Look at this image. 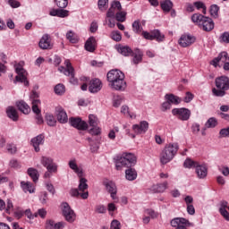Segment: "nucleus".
<instances>
[{
    "label": "nucleus",
    "instance_id": "f257e3e1",
    "mask_svg": "<svg viewBox=\"0 0 229 229\" xmlns=\"http://www.w3.org/2000/svg\"><path fill=\"white\" fill-rule=\"evenodd\" d=\"M68 167L77 174L80 178V183H79V191L81 192V198L82 199H87L89 198V184H87V179L83 178V168L81 166L78 165V160L73 157L68 161Z\"/></svg>",
    "mask_w": 229,
    "mask_h": 229
},
{
    "label": "nucleus",
    "instance_id": "f03ea898",
    "mask_svg": "<svg viewBox=\"0 0 229 229\" xmlns=\"http://www.w3.org/2000/svg\"><path fill=\"white\" fill-rule=\"evenodd\" d=\"M109 87L113 90H120L121 92L126 90V81H124V73L117 69L111 70L106 75Z\"/></svg>",
    "mask_w": 229,
    "mask_h": 229
},
{
    "label": "nucleus",
    "instance_id": "7ed1b4c3",
    "mask_svg": "<svg viewBox=\"0 0 229 229\" xmlns=\"http://www.w3.org/2000/svg\"><path fill=\"white\" fill-rule=\"evenodd\" d=\"M178 149H180V145L176 142L166 144L159 155L160 163L163 165L169 164L176 157Z\"/></svg>",
    "mask_w": 229,
    "mask_h": 229
},
{
    "label": "nucleus",
    "instance_id": "20e7f679",
    "mask_svg": "<svg viewBox=\"0 0 229 229\" xmlns=\"http://www.w3.org/2000/svg\"><path fill=\"white\" fill-rule=\"evenodd\" d=\"M137 164V157L131 152H123L117 157L115 161V167L117 171H121L123 167H133Z\"/></svg>",
    "mask_w": 229,
    "mask_h": 229
},
{
    "label": "nucleus",
    "instance_id": "39448f33",
    "mask_svg": "<svg viewBox=\"0 0 229 229\" xmlns=\"http://www.w3.org/2000/svg\"><path fill=\"white\" fill-rule=\"evenodd\" d=\"M216 88L212 89L213 96L216 98H223L226 94V90L229 89V78L226 76H221L215 81Z\"/></svg>",
    "mask_w": 229,
    "mask_h": 229
},
{
    "label": "nucleus",
    "instance_id": "423d86ee",
    "mask_svg": "<svg viewBox=\"0 0 229 229\" xmlns=\"http://www.w3.org/2000/svg\"><path fill=\"white\" fill-rule=\"evenodd\" d=\"M64 65L66 68L60 66L58 71H60V72H64L65 76H70V83H72V85H78V79L74 78V67H72L71 61L65 60Z\"/></svg>",
    "mask_w": 229,
    "mask_h": 229
},
{
    "label": "nucleus",
    "instance_id": "0eeeda50",
    "mask_svg": "<svg viewBox=\"0 0 229 229\" xmlns=\"http://www.w3.org/2000/svg\"><path fill=\"white\" fill-rule=\"evenodd\" d=\"M62 212L63 216L65 218V221L68 223H74L76 221V213L72 208H71V206H69V203L63 202L62 205Z\"/></svg>",
    "mask_w": 229,
    "mask_h": 229
},
{
    "label": "nucleus",
    "instance_id": "6e6552de",
    "mask_svg": "<svg viewBox=\"0 0 229 229\" xmlns=\"http://www.w3.org/2000/svg\"><path fill=\"white\" fill-rule=\"evenodd\" d=\"M219 62L224 64L223 69L224 71H229V55L226 52H222L218 55V56L211 61V65L214 67H217L219 65Z\"/></svg>",
    "mask_w": 229,
    "mask_h": 229
},
{
    "label": "nucleus",
    "instance_id": "1a4fd4ad",
    "mask_svg": "<svg viewBox=\"0 0 229 229\" xmlns=\"http://www.w3.org/2000/svg\"><path fill=\"white\" fill-rule=\"evenodd\" d=\"M172 114L180 121H189L191 119V110L185 107L174 108Z\"/></svg>",
    "mask_w": 229,
    "mask_h": 229
},
{
    "label": "nucleus",
    "instance_id": "9d476101",
    "mask_svg": "<svg viewBox=\"0 0 229 229\" xmlns=\"http://www.w3.org/2000/svg\"><path fill=\"white\" fill-rule=\"evenodd\" d=\"M15 71L18 75L15 77L14 82L20 81L21 83H23L25 87H28V85H30V81H28V72H26L22 66H17Z\"/></svg>",
    "mask_w": 229,
    "mask_h": 229
},
{
    "label": "nucleus",
    "instance_id": "9b49d317",
    "mask_svg": "<svg viewBox=\"0 0 229 229\" xmlns=\"http://www.w3.org/2000/svg\"><path fill=\"white\" fill-rule=\"evenodd\" d=\"M69 123L76 130H81L85 131V130L89 129V123L87 122L81 120L80 117H72L69 119Z\"/></svg>",
    "mask_w": 229,
    "mask_h": 229
},
{
    "label": "nucleus",
    "instance_id": "f8f14e48",
    "mask_svg": "<svg viewBox=\"0 0 229 229\" xmlns=\"http://www.w3.org/2000/svg\"><path fill=\"white\" fill-rule=\"evenodd\" d=\"M104 185L106 187V191L110 194V197L115 203L119 201V198L117 197V186L115 185V182L109 181L104 182Z\"/></svg>",
    "mask_w": 229,
    "mask_h": 229
},
{
    "label": "nucleus",
    "instance_id": "ddd939ff",
    "mask_svg": "<svg viewBox=\"0 0 229 229\" xmlns=\"http://www.w3.org/2000/svg\"><path fill=\"white\" fill-rule=\"evenodd\" d=\"M123 10V6L121 5V2L114 0L111 3V6L106 13L107 19L110 17H115L120 11Z\"/></svg>",
    "mask_w": 229,
    "mask_h": 229
},
{
    "label": "nucleus",
    "instance_id": "4468645a",
    "mask_svg": "<svg viewBox=\"0 0 229 229\" xmlns=\"http://www.w3.org/2000/svg\"><path fill=\"white\" fill-rule=\"evenodd\" d=\"M149 130V123L148 121H141L139 124L132 125V131L136 135H143Z\"/></svg>",
    "mask_w": 229,
    "mask_h": 229
},
{
    "label": "nucleus",
    "instance_id": "2eb2a0df",
    "mask_svg": "<svg viewBox=\"0 0 229 229\" xmlns=\"http://www.w3.org/2000/svg\"><path fill=\"white\" fill-rule=\"evenodd\" d=\"M170 225L175 229H187L189 220L182 217H176L171 220Z\"/></svg>",
    "mask_w": 229,
    "mask_h": 229
},
{
    "label": "nucleus",
    "instance_id": "dca6fc26",
    "mask_svg": "<svg viewBox=\"0 0 229 229\" xmlns=\"http://www.w3.org/2000/svg\"><path fill=\"white\" fill-rule=\"evenodd\" d=\"M40 100H33L32 101V112L36 114V120L38 124H42L44 123V118H42V114H40Z\"/></svg>",
    "mask_w": 229,
    "mask_h": 229
},
{
    "label": "nucleus",
    "instance_id": "f3484780",
    "mask_svg": "<svg viewBox=\"0 0 229 229\" xmlns=\"http://www.w3.org/2000/svg\"><path fill=\"white\" fill-rule=\"evenodd\" d=\"M103 89V82L99 79H92L89 82V90L91 94H96Z\"/></svg>",
    "mask_w": 229,
    "mask_h": 229
},
{
    "label": "nucleus",
    "instance_id": "a211bd4d",
    "mask_svg": "<svg viewBox=\"0 0 229 229\" xmlns=\"http://www.w3.org/2000/svg\"><path fill=\"white\" fill-rule=\"evenodd\" d=\"M196 42V38L191 35H182L179 39V46L181 47H189Z\"/></svg>",
    "mask_w": 229,
    "mask_h": 229
},
{
    "label": "nucleus",
    "instance_id": "6ab92c4d",
    "mask_svg": "<svg viewBox=\"0 0 229 229\" xmlns=\"http://www.w3.org/2000/svg\"><path fill=\"white\" fill-rule=\"evenodd\" d=\"M30 142L36 153H38V151H40V146H44V135L39 134L32 138Z\"/></svg>",
    "mask_w": 229,
    "mask_h": 229
},
{
    "label": "nucleus",
    "instance_id": "aec40b11",
    "mask_svg": "<svg viewBox=\"0 0 229 229\" xmlns=\"http://www.w3.org/2000/svg\"><path fill=\"white\" fill-rule=\"evenodd\" d=\"M38 47H40V49L53 48V45L51 43V38L49 37V35L47 34L43 35V37L39 40Z\"/></svg>",
    "mask_w": 229,
    "mask_h": 229
},
{
    "label": "nucleus",
    "instance_id": "412c9836",
    "mask_svg": "<svg viewBox=\"0 0 229 229\" xmlns=\"http://www.w3.org/2000/svg\"><path fill=\"white\" fill-rule=\"evenodd\" d=\"M167 185H169V183L167 182H164L162 183H157V184H153L149 188V191L153 194L165 192V190L167 189Z\"/></svg>",
    "mask_w": 229,
    "mask_h": 229
},
{
    "label": "nucleus",
    "instance_id": "4be33fe9",
    "mask_svg": "<svg viewBox=\"0 0 229 229\" xmlns=\"http://www.w3.org/2000/svg\"><path fill=\"white\" fill-rule=\"evenodd\" d=\"M199 28L204 31H212V30L214 29V21L212 20V18H208L206 16Z\"/></svg>",
    "mask_w": 229,
    "mask_h": 229
},
{
    "label": "nucleus",
    "instance_id": "5701e85b",
    "mask_svg": "<svg viewBox=\"0 0 229 229\" xmlns=\"http://www.w3.org/2000/svg\"><path fill=\"white\" fill-rule=\"evenodd\" d=\"M195 173L200 180H203V178H207V174H208V171L207 170V166L203 165H198L197 168H195Z\"/></svg>",
    "mask_w": 229,
    "mask_h": 229
},
{
    "label": "nucleus",
    "instance_id": "b1692460",
    "mask_svg": "<svg viewBox=\"0 0 229 229\" xmlns=\"http://www.w3.org/2000/svg\"><path fill=\"white\" fill-rule=\"evenodd\" d=\"M21 187L23 192H30V194H34L35 192V185L30 182H21Z\"/></svg>",
    "mask_w": 229,
    "mask_h": 229
},
{
    "label": "nucleus",
    "instance_id": "393cba45",
    "mask_svg": "<svg viewBox=\"0 0 229 229\" xmlns=\"http://www.w3.org/2000/svg\"><path fill=\"white\" fill-rule=\"evenodd\" d=\"M94 44H96V38H89L84 46L86 51H89V53H94V51H96V46Z\"/></svg>",
    "mask_w": 229,
    "mask_h": 229
},
{
    "label": "nucleus",
    "instance_id": "a878e982",
    "mask_svg": "<svg viewBox=\"0 0 229 229\" xmlns=\"http://www.w3.org/2000/svg\"><path fill=\"white\" fill-rule=\"evenodd\" d=\"M57 121L61 123V124H65L69 121V117L67 116V113L65 110L59 108L57 110Z\"/></svg>",
    "mask_w": 229,
    "mask_h": 229
},
{
    "label": "nucleus",
    "instance_id": "bb28decb",
    "mask_svg": "<svg viewBox=\"0 0 229 229\" xmlns=\"http://www.w3.org/2000/svg\"><path fill=\"white\" fill-rule=\"evenodd\" d=\"M165 99L170 102L171 105H180V103H182V98L174 94H166Z\"/></svg>",
    "mask_w": 229,
    "mask_h": 229
},
{
    "label": "nucleus",
    "instance_id": "cd10ccee",
    "mask_svg": "<svg viewBox=\"0 0 229 229\" xmlns=\"http://www.w3.org/2000/svg\"><path fill=\"white\" fill-rule=\"evenodd\" d=\"M6 114L12 121H19V114H17V109H15V107L9 106L6 110Z\"/></svg>",
    "mask_w": 229,
    "mask_h": 229
},
{
    "label": "nucleus",
    "instance_id": "c85d7f7f",
    "mask_svg": "<svg viewBox=\"0 0 229 229\" xmlns=\"http://www.w3.org/2000/svg\"><path fill=\"white\" fill-rule=\"evenodd\" d=\"M116 50L118 51V53H120V55H123V56H130V55H131L132 53L131 48L126 46L119 45L116 47Z\"/></svg>",
    "mask_w": 229,
    "mask_h": 229
},
{
    "label": "nucleus",
    "instance_id": "c756f323",
    "mask_svg": "<svg viewBox=\"0 0 229 229\" xmlns=\"http://www.w3.org/2000/svg\"><path fill=\"white\" fill-rule=\"evenodd\" d=\"M207 16H203L200 13H194L191 16V21L194 24H196L197 26H199V28L201 26V24L203 23V21H205V18Z\"/></svg>",
    "mask_w": 229,
    "mask_h": 229
},
{
    "label": "nucleus",
    "instance_id": "7c9ffc66",
    "mask_svg": "<svg viewBox=\"0 0 229 229\" xmlns=\"http://www.w3.org/2000/svg\"><path fill=\"white\" fill-rule=\"evenodd\" d=\"M125 178L129 182H133V180H137V171L133 168H129L125 171Z\"/></svg>",
    "mask_w": 229,
    "mask_h": 229
},
{
    "label": "nucleus",
    "instance_id": "2f4dec72",
    "mask_svg": "<svg viewBox=\"0 0 229 229\" xmlns=\"http://www.w3.org/2000/svg\"><path fill=\"white\" fill-rule=\"evenodd\" d=\"M17 107L19 108L20 112H22V114H30V112L31 111L30 106H28V104H26V102L22 100L17 103Z\"/></svg>",
    "mask_w": 229,
    "mask_h": 229
},
{
    "label": "nucleus",
    "instance_id": "473e14b6",
    "mask_svg": "<svg viewBox=\"0 0 229 229\" xmlns=\"http://www.w3.org/2000/svg\"><path fill=\"white\" fill-rule=\"evenodd\" d=\"M66 38L72 44H77V42L80 40V38L78 37V34L74 33L72 30H69L66 33Z\"/></svg>",
    "mask_w": 229,
    "mask_h": 229
},
{
    "label": "nucleus",
    "instance_id": "72a5a7b5",
    "mask_svg": "<svg viewBox=\"0 0 229 229\" xmlns=\"http://www.w3.org/2000/svg\"><path fill=\"white\" fill-rule=\"evenodd\" d=\"M142 62V52L140 50H136L135 53L132 54V64L137 65Z\"/></svg>",
    "mask_w": 229,
    "mask_h": 229
},
{
    "label": "nucleus",
    "instance_id": "f704fd0d",
    "mask_svg": "<svg viewBox=\"0 0 229 229\" xmlns=\"http://www.w3.org/2000/svg\"><path fill=\"white\" fill-rule=\"evenodd\" d=\"M199 165V163L191 159V158H187L184 163H183V166L186 169H192L195 167V169L198 167V165Z\"/></svg>",
    "mask_w": 229,
    "mask_h": 229
},
{
    "label": "nucleus",
    "instance_id": "c9c22d12",
    "mask_svg": "<svg viewBox=\"0 0 229 229\" xmlns=\"http://www.w3.org/2000/svg\"><path fill=\"white\" fill-rule=\"evenodd\" d=\"M89 143V149L91 153H98L99 149V144L96 142L92 138H88Z\"/></svg>",
    "mask_w": 229,
    "mask_h": 229
},
{
    "label": "nucleus",
    "instance_id": "e433bc0d",
    "mask_svg": "<svg viewBox=\"0 0 229 229\" xmlns=\"http://www.w3.org/2000/svg\"><path fill=\"white\" fill-rule=\"evenodd\" d=\"M28 174H29V176H30V178L33 180V182H38V177L40 175L38 174V171L37 169L29 168Z\"/></svg>",
    "mask_w": 229,
    "mask_h": 229
},
{
    "label": "nucleus",
    "instance_id": "4c0bfd02",
    "mask_svg": "<svg viewBox=\"0 0 229 229\" xmlns=\"http://www.w3.org/2000/svg\"><path fill=\"white\" fill-rule=\"evenodd\" d=\"M152 37L153 40L156 39L157 42H164V38H165V36H164V34H161L160 30H152Z\"/></svg>",
    "mask_w": 229,
    "mask_h": 229
},
{
    "label": "nucleus",
    "instance_id": "58836bf2",
    "mask_svg": "<svg viewBox=\"0 0 229 229\" xmlns=\"http://www.w3.org/2000/svg\"><path fill=\"white\" fill-rule=\"evenodd\" d=\"M161 8L163 12H171V9L173 8V2H171V0L162 2Z\"/></svg>",
    "mask_w": 229,
    "mask_h": 229
},
{
    "label": "nucleus",
    "instance_id": "ea45409f",
    "mask_svg": "<svg viewBox=\"0 0 229 229\" xmlns=\"http://www.w3.org/2000/svg\"><path fill=\"white\" fill-rule=\"evenodd\" d=\"M193 4L197 10H202V13H204V15L207 14V5H205L203 2H194Z\"/></svg>",
    "mask_w": 229,
    "mask_h": 229
},
{
    "label": "nucleus",
    "instance_id": "a19ab883",
    "mask_svg": "<svg viewBox=\"0 0 229 229\" xmlns=\"http://www.w3.org/2000/svg\"><path fill=\"white\" fill-rule=\"evenodd\" d=\"M46 121L48 126H56V119H55V116L51 114H46Z\"/></svg>",
    "mask_w": 229,
    "mask_h": 229
},
{
    "label": "nucleus",
    "instance_id": "79ce46f5",
    "mask_svg": "<svg viewBox=\"0 0 229 229\" xmlns=\"http://www.w3.org/2000/svg\"><path fill=\"white\" fill-rule=\"evenodd\" d=\"M55 161L51 157H41L40 163L44 167H48L51 164H53Z\"/></svg>",
    "mask_w": 229,
    "mask_h": 229
},
{
    "label": "nucleus",
    "instance_id": "37998d69",
    "mask_svg": "<svg viewBox=\"0 0 229 229\" xmlns=\"http://www.w3.org/2000/svg\"><path fill=\"white\" fill-rule=\"evenodd\" d=\"M110 37H111L112 40H114L115 42H121V40L123 38L121 32H119L117 30L112 31Z\"/></svg>",
    "mask_w": 229,
    "mask_h": 229
},
{
    "label": "nucleus",
    "instance_id": "c03bdc74",
    "mask_svg": "<svg viewBox=\"0 0 229 229\" xmlns=\"http://www.w3.org/2000/svg\"><path fill=\"white\" fill-rule=\"evenodd\" d=\"M123 97L114 96L113 99V106H114V108H119V106L123 105Z\"/></svg>",
    "mask_w": 229,
    "mask_h": 229
},
{
    "label": "nucleus",
    "instance_id": "a18cd8bd",
    "mask_svg": "<svg viewBox=\"0 0 229 229\" xmlns=\"http://www.w3.org/2000/svg\"><path fill=\"white\" fill-rule=\"evenodd\" d=\"M55 92L57 96H62V94H65V86L64 84H57L55 87Z\"/></svg>",
    "mask_w": 229,
    "mask_h": 229
},
{
    "label": "nucleus",
    "instance_id": "49530a36",
    "mask_svg": "<svg viewBox=\"0 0 229 229\" xmlns=\"http://www.w3.org/2000/svg\"><path fill=\"white\" fill-rule=\"evenodd\" d=\"M205 126L206 128H216V126H217V120L214 117H211L207 121Z\"/></svg>",
    "mask_w": 229,
    "mask_h": 229
},
{
    "label": "nucleus",
    "instance_id": "de8ad7c7",
    "mask_svg": "<svg viewBox=\"0 0 229 229\" xmlns=\"http://www.w3.org/2000/svg\"><path fill=\"white\" fill-rule=\"evenodd\" d=\"M89 124L91 127H96L98 124V117L94 114H89Z\"/></svg>",
    "mask_w": 229,
    "mask_h": 229
},
{
    "label": "nucleus",
    "instance_id": "09e8293b",
    "mask_svg": "<svg viewBox=\"0 0 229 229\" xmlns=\"http://www.w3.org/2000/svg\"><path fill=\"white\" fill-rule=\"evenodd\" d=\"M115 19L118 22H124V21H126V12L120 11L116 13Z\"/></svg>",
    "mask_w": 229,
    "mask_h": 229
},
{
    "label": "nucleus",
    "instance_id": "8fccbe9b",
    "mask_svg": "<svg viewBox=\"0 0 229 229\" xmlns=\"http://www.w3.org/2000/svg\"><path fill=\"white\" fill-rule=\"evenodd\" d=\"M98 8L101 12H105L108 8V0H98Z\"/></svg>",
    "mask_w": 229,
    "mask_h": 229
},
{
    "label": "nucleus",
    "instance_id": "3c124183",
    "mask_svg": "<svg viewBox=\"0 0 229 229\" xmlns=\"http://www.w3.org/2000/svg\"><path fill=\"white\" fill-rule=\"evenodd\" d=\"M15 217H18V219H21L22 216H24V210L21 207H15L14 210L13 211Z\"/></svg>",
    "mask_w": 229,
    "mask_h": 229
},
{
    "label": "nucleus",
    "instance_id": "603ef678",
    "mask_svg": "<svg viewBox=\"0 0 229 229\" xmlns=\"http://www.w3.org/2000/svg\"><path fill=\"white\" fill-rule=\"evenodd\" d=\"M115 133H119V127H114V129L109 131L108 139L115 140Z\"/></svg>",
    "mask_w": 229,
    "mask_h": 229
},
{
    "label": "nucleus",
    "instance_id": "864d4df0",
    "mask_svg": "<svg viewBox=\"0 0 229 229\" xmlns=\"http://www.w3.org/2000/svg\"><path fill=\"white\" fill-rule=\"evenodd\" d=\"M6 149L8 153H11L12 155H13L14 153H17V147L13 143H8L6 145Z\"/></svg>",
    "mask_w": 229,
    "mask_h": 229
},
{
    "label": "nucleus",
    "instance_id": "5fc2aeb1",
    "mask_svg": "<svg viewBox=\"0 0 229 229\" xmlns=\"http://www.w3.org/2000/svg\"><path fill=\"white\" fill-rule=\"evenodd\" d=\"M47 170L49 173H57V171H58V165H56V163H55V161H54L48 166H47Z\"/></svg>",
    "mask_w": 229,
    "mask_h": 229
},
{
    "label": "nucleus",
    "instance_id": "6e6d98bb",
    "mask_svg": "<svg viewBox=\"0 0 229 229\" xmlns=\"http://www.w3.org/2000/svg\"><path fill=\"white\" fill-rule=\"evenodd\" d=\"M55 4L58 8H67V4H69L68 0H55Z\"/></svg>",
    "mask_w": 229,
    "mask_h": 229
},
{
    "label": "nucleus",
    "instance_id": "4d7b16f0",
    "mask_svg": "<svg viewBox=\"0 0 229 229\" xmlns=\"http://www.w3.org/2000/svg\"><path fill=\"white\" fill-rule=\"evenodd\" d=\"M95 212L97 214H106V207L105 205H97L95 208Z\"/></svg>",
    "mask_w": 229,
    "mask_h": 229
},
{
    "label": "nucleus",
    "instance_id": "13d9d810",
    "mask_svg": "<svg viewBox=\"0 0 229 229\" xmlns=\"http://www.w3.org/2000/svg\"><path fill=\"white\" fill-rule=\"evenodd\" d=\"M219 13V6L217 4H213L210 7V14L212 17H217V13Z\"/></svg>",
    "mask_w": 229,
    "mask_h": 229
},
{
    "label": "nucleus",
    "instance_id": "bf43d9fd",
    "mask_svg": "<svg viewBox=\"0 0 229 229\" xmlns=\"http://www.w3.org/2000/svg\"><path fill=\"white\" fill-rule=\"evenodd\" d=\"M9 165L13 169H21V163L19 161H17V159H12L9 162Z\"/></svg>",
    "mask_w": 229,
    "mask_h": 229
},
{
    "label": "nucleus",
    "instance_id": "052dcab7",
    "mask_svg": "<svg viewBox=\"0 0 229 229\" xmlns=\"http://www.w3.org/2000/svg\"><path fill=\"white\" fill-rule=\"evenodd\" d=\"M115 17H106V23L107 22V25L109 28H115Z\"/></svg>",
    "mask_w": 229,
    "mask_h": 229
},
{
    "label": "nucleus",
    "instance_id": "680f3d73",
    "mask_svg": "<svg viewBox=\"0 0 229 229\" xmlns=\"http://www.w3.org/2000/svg\"><path fill=\"white\" fill-rule=\"evenodd\" d=\"M110 229H121V222L117 219L113 220L111 222Z\"/></svg>",
    "mask_w": 229,
    "mask_h": 229
},
{
    "label": "nucleus",
    "instance_id": "e2e57ef3",
    "mask_svg": "<svg viewBox=\"0 0 229 229\" xmlns=\"http://www.w3.org/2000/svg\"><path fill=\"white\" fill-rule=\"evenodd\" d=\"M8 4L11 8H19L21 6V2L17 0H8Z\"/></svg>",
    "mask_w": 229,
    "mask_h": 229
},
{
    "label": "nucleus",
    "instance_id": "0e129e2a",
    "mask_svg": "<svg viewBox=\"0 0 229 229\" xmlns=\"http://www.w3.org/2000/svg\"><path fill=\"white\" fill-rule=\"evenodd\" d=\"M132 30L134 33H139L140 31V22L139 21H135L132 23Z\"/></svg>",
    "mask_w": 229,
    "mask_h": 229
},
{
    "label": "nucleus",
    "instance_id": "69168bd1",
    "mask_svg": "<svg viewBox=\"0 0 229 229\" xmlns=\"http://www.w3.org/2000/svg\"><path fill=\"white\" fill-rule=\"evenodd\" d=\"M219 135L222 138L229 137V127L220 130Z\"/></svg>",
    "mask_w": 229,
    "mask_h": 229
},
{
    "label": "nucleus",
    "instance_id": "338daca9",
    "mask_svg": "<svg viewBox=\"0 0 229 229\" xmlns=\"http://www.w3.org/2000/svg\"><path fill=\"white\" fill-rule=\"evenodd\" d=\"M220 39L222 42H225V44H229V32H224L220 36Z\"/></svg>",
    "mask_w": 229,
    "mask_h": 229
},
{
    "label": "nucleus",
    "instance_id": "774afa93",
    "mask_svg": "<svg viewBox=\"0 0 229 229\" xmlns=\"http://www.w3.org/2000/svg\"><path fill=\"white\" fill-rule=\"evenodd\" d=\"M219 171L224 176L229 175V167L228 166H222L219 168Z\"/></svg>",
    "mask_w": 229,
    "mask_h": 229
}]
</instances>
